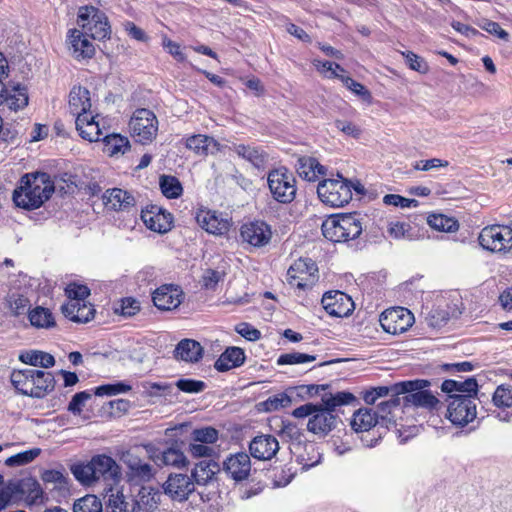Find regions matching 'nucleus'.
Segmentation results:
<instances>
[{
    "mask_svg": "<svg viewBox=\"0 0 512 512\" xmlns=\"http://www.w3.org/2000/svg\"><path fill=\"white\" fill-rule=\"evenodd\" d=\"M66 294L70 299L69 301L85 303L84 300L90 295V290L85 285L70 284L66 288Z\"/></svg>",
    "mask_w": 512,
    "mask_h": 512,
    "instance_id": "64",
    "label": "nucleus"
},
{
    "mask_svg": "<svg viewBox=\"0 0 512 512\" xmlns=\"http://www.w3.org/2000/svg\"><path fill=\"white\" fill-rule=\"evenodd\" d=\"M54 189V182L47 173L25 174L20 180V185L13 192V201L18 207L34 210L51 197Z\"/></svg>",
    "mask_w": 512,
    "mask_h": 512,
    "instance_id": "1",
    "label": "nucleus"
},
{
    "mask_svg": "<svg viewBox=\"0 0 512 512\" xmlns=\"http://www.w3.org/2000/svg\"><path fill=\"white\" fill-rule=\"evenodd\" d=\"M192 435L195 442L212 444L218 440V431L213 427L195 429Z\"/></svg>",
    "mask_w": 512,
    "mask_h": 512,
    "instance_id": "62",
    "label": "nucleus"
},
{
    "mask_svg": "<svg viewBox=\"0 0 512 512\" xmlns=\"http://www.w3.org/2000/svg\"><path fill=\"white\" fill-rule=\"evenodd\" d=\"M223 471L236 482L246 480L251 471L250 455L246 452L230 454L223 461Z\"/></svg>",
    "mask_w": 512,
    "mask_h": 512,
    "instance_id": "18",
    "label": "nucleus"
},
{
    "mask_svg": "<svg viewBox=\"0 0 512 512\" xmlns=\"http://www.w3.org/2000/svg\"><path fill=\"white\" fill-rule=\"evenodd\" d=\"M313 65L317 69L319 73H321L326 78H338L340 79V76L342 74H339L338 72H345L344 68L340 66L337 63H333L330 61H321V60H314Z\"/></svg>",
    "mask_w": 512,
    "mask_h": 512,
    "instance_id": "57",
    "label": "nucleus"
},
{
    "mask_svg": "<svg viewBox=\"0 0 512 512\" xmlns=\"http://www.w3.org/2000/svg\"><path fill=\"white\" fill-rule=\"evenodd\" d=\"M106 512H136L133 499L127 501L124 494L110 487L106 490Z\"/></svg>",
    "mask_w": 512,
    "mask_h": 512,
    "instance_id": "34",
    "label": "nucleus"
},
{
    "mask_svg": "<svg viewBox=\"0 0 512 512\" xmlns=\"http://www.w3.org/2000/svg\"><path fill=\"white\" fill-rule=\"evenodd\" d=\"M240 234L244 242L258 248L269 244L272 238L271 227L264 221H252L244 224Z\"/></svg>",
    "mask_w": 512,
    "mask_h": 512,
    "instance_id": "20",
    "label": "nucleus"
},
{
    "mask_svg": "<svg viewBox=\"0 0 512 512\" xmlns=\"http://www.w3.org/2000/svg\"><path fill=\"white\" fill-rule=\"evenodd\" d=\"M270 193L275 201L290 204L296 197V179L286 167L271 170L267 175Z\"/></svg>",
    "mask_w": 512,
    "mask_h": 512,
    "instance_id": "4",
    "label": "nucleus"
},
{
    "mask_svg": "<svg viewBox=\"0 0 512 512\" xmlns=\"http://www.w3.org/2000/svg\"><path fill=\"white\" fill-rule=\"evenodd\" d=\"M195 218L202 229L213 235H224L231 226L230 219L216 211L199 210Z\"/></svg>",
    "mask_w": 512,
    "mask_h": 512,
    "instance_id": "21",
    "label": "nucleus"
},
{
    "mask_svg": "<svg viewBox=\"0 0 512 512\" xmlns=\"http://www.w3.org/2000/svg\"><path fill=\"white\" fill-rule=\"evenodd\" d=\"M141 219L145 226L154 232L166 233L172 228L173 217L171 213L157 205H150L142 209Z\"/></svg>",
    "mask_w": 512,
    "mask_h": 512,
    "instance_id": "16",
    "label": "nucleus"
},
{
    "mask_svg": "<svg viewBox=\"0 0 512 512\" xmlns=\"http://www.w3.org/2000/svg\"><path fill=\"white\" fill-rule=\"evenodd\" d=\"M122 460L127 466V479L131 484L139 485L149 482L156 474L155 468L150 463L143 461L132 452L124 453Z\"/></svg>",
    "mask_w": 512,
    "mask_h": 512,
    "instance_id": "12",
    "label": "nucleus"
},
{
    "mask_svg": "<svg viewBox=\"0 0 512 512\" xmlns=\"http://www.w3.org/2000/svg\"><path fill=\"white\" fill-rule=\"evenodd\" d=\"M317 272L318 267L312 259L299 258L289 267L287 281L298 289H310L318 281Z\"/></svg>",
    "mask_w": 512,
    "mask_h": 512,
    "instance_id": "9",
    "label": "nucleus"
},
{
    "mask_svg": "<svg viewBox=\"0 0 512 512\" xmlns=\"http://www.w3.org/2000/svg\"><path fill=\"white\" fill-rule=\"evenodd\" d=\"M296 449H303L306 453V455L303 453H298L296 455V461L302 465V469L307 470L316 466L320 462V454L313 444H306L304 446L297 445Z\"/></svg>",
    "mask_w": 512,
    "mask_h": 512,
    "instance_id": "47",
    "label": "nucleus"
},
{
    "mask_svg": "<svg viewBox=\"0 0 512 512\" xmlns=\"http://www.w3.org/2000/svg\"><path fill=\"white\" fill-rule=\"evenodd\" d=\"M380 324L387 333L397 335L406 332L414 323V315L406 308L395 307L380 315Z\"/></svg>",
    "mask_w": 512,
    "mask_h": 512,
    "instance_id": "11",
    "label": "nucleus"
},
{
    "mask_svg": "<svg viewBox=\"0 0 512 512\" xmlns=\"http://www.w3.org/2000/svg\"><path fill=\"white\" fill-rule=\"evenodd\" d=\"M155 462L158 465L184 467L187 464V459L182 451L176 448H168L160 455L155 457Z\"/></svg>",
    "mask_w": 512,
    "mask_h": 512,
    "instance_id": "42",
    "label": "nucleus"
},
{
    "mask_svg": "<svg viewBox=\"0 0 512 512\" xmlns=\"http://www.w3.org/2000/svg\"><path fill=\"white\" fill-rule=\"evenodd\" d=\"M131 135L137 142H151L157 135L158 121L155 114L145 108L137 109L129 122Z\"/></svg>",
    "mask_w": 512,
    "mask_h": 512,
    "instance_id": "7",
    "label": "nucleus"
},
{
    "mask_svg": "<svg viewBox=\"0 0 512 512\" xmlns=\"http://www.w3.org/2000/svg\"><path fill=\"white\" fill-rule=\"evenodd\" d=\"M160 188L162 193L171 199L178 198L183 191L180 181L176 177L169 175H162L160 177Z\"/></svg>",
    "mask_w": 512,
    "mask_h": 512,
    "instance_id": "50",
    "label": "nucleus"
},
{
    "mask_svg": "<svg viewBox=\"0 0 512 512\" xmlns=\"http://www.w3.org/2000/svg\"><path fill=\"white\" fill-rule=\"evenodd\" d=\"M479 27L489 34L498 37L506 42L509 41V33L501 28V26L494 21L484 19L479 23Z\"/></svg>",
    "mask_w": 512,
    "mask_h": 512,
    "instance_id": "63",
    "label": "nucleus"
},
{
    "mask_svg": "<svg viewBox=\"0 0 512 512\" xmlns=\"http://www.w3.org/2000/svg\"><path fill=\"white\" fill-rule=\"evenodd\" d=\"M493 404L498 408L512 407V385L501 384L493 393Z\"/></svg>",
    "mask_w": 512,
    "mask_h": 512,
    "instance_id": "53",
    "label": "nucleus"
},
{
    "mask_svg": "<svg viewBox=\"0 0 512 512\" xmlns=\"http://www.w3.org/2000/svg\"><path fill=\"white\" fill-rule=\"evenodd\" d=\"M20 500L25 498L30 504H36L42 499L43 491L40 484L32 478L18 480Z\"/></svg>",
    "mask_w": 512,
    "mask_h": 512,
    "instance_id": "40",
    "label": "nucleus"
},
{
    "mask_svg": "<svg viewBox=\"0 0 512 512\" xmlns=\"http://www.w3.org/2000/svg\"><path fill=\"white\" fill-rule=\"evenodd\" d=\"M7 303L13 315L19 316L24 314L30 308L29 299L18 293H11L7 296Z\"/></svg>",
    "mask_w": 512,
    "mask_h": 512,
    "instance_id": "55",
    "label": "nucleus"
},
{
    "mask_svg": "<svg viewBox=\"0 0 512 512\" xmlns=\"http://www.w3.org/2000/svg\"><path fill=\"white\" fill-rule=\"evenodd\" d=\"M67 41L69 52L76 60L90 59L94 56V45L81 30H69Z\"/></svg>",
    "mask_w": 512,
    "mask_h": 512,
    "instance_id": "23",
    "label": "nucleus"
},
{
    "mask_svg": "<svg viewBox=\"0 0 512 512\" xmlns=\"http://www.w3.org/2000/svg\"><path fill=\"white\" fill-rule=\"evenodd\" d=\"M402 55L405 57L406 64L409 66L410 69L422 74L428 72L429 66L422 57L418 56L417 54L411 51L402 52Z\"/></svg>",
    "mask_w": 512,
    "mask_h": 512,
    "instance_id": "61",
    "label": "nucleus"
},
{
    "mask_svg": "<svg viewBox=\"0 0 512 512\" xmlns=\"http://www.w3.org/2000/svg\"><path fill=\"white\" fill-rule=\"evenodd\" d=\"M19 360L25 364L42 368H50L55 364V359L51 354L37 350L22 352L19 355Z\"/></svg>",
    "mask_w": 512,
    "mask_h": 512,
    "instance_id": "41",
    "label": "nucleus"
},
{
    "mask_svg": "<svg viewBox=\"0 0 512 512\" xmlns=\"http://www.w3.org/2000/svg\"><path fill=\"white\" fill-rule=\"evenodd\" d=\"M245 361L244 351L239 347L227 348L215 362V368L220 372L241 366Z\"/></svg>",
    "mask_w": 512,
    "mask_h": 512,
    "instance_id": "33",
    "label": "nucleus"
},
{
    "mask_svg": "<svg viewBox=\"0 0 512 512\" xmlns=\"http://www.w3.org/2000/svg\"><path fill=\"white\" fill-rule=\"evenodd\" d=\"M447 418L457 426H465L476 417V404L470 395L453 394L448 396Z\"/></svg>",
    "mask_w": 512,
    "mask_h": 512,
    "instance_id": "8",
    "label": "nucleus"
},
{
    "mask_svg": "<svg viewBox=\"0 0 512 512\" xmlns=\"http://www.w3.org/2000/svg\"><path fill=\"white\" fill-rule=\"evenodd\" d=\"M356 401V397L347 391H340L336 394H326L322 397L323 405L331 412L342 405H349Z\"/></svg>",
    "mask_w": 512,
    "mask_h": 512,
    "instance_id": "48",
    "label": "nucleus"
},
{
    "mask_svg": "<svg viewBox=\"0 0 512 512\" xmlns=\"http://www.w3.org/2000/svg\"><path fill=\"white\" fill-rule=\"evenodd\" d=\"M480 245L491 252H507L512 248V228L506 225H492L482 229Z\"/></svg>",
    "mask_w": 512,
    "mask_h": 512,
    "instance_id": "10",
    "label": "nucleus"
},
{
    "mask_svg": "<svg viewBox=\"0 0 512 512\" xmlns=\"http://www.w3.org/2000/svg\"><path fill=\"white\" fill-rule=\"evenodd\" d=\"M74 477L83 485H91L96 482L95 470L91 465V460L87 463L75 464L71 467Z\"/></svg>",
    "mask_w": 512,
    "mask_h": 512,
    "instance_id": "49",
    "label": "nucleus"
},
{
    "mask_svg": "<svg viewBox=\"0 0 512 512\" xmlns=\"http://www.w3.org/2000/svg\"><path fill=\"white\" fill-rule=\"evenodd\" d=\"M164 493L174 501H185L194 491L191 477L182 473H171L163 484Z\"/></svg>",
    "mask_w": 512,
    "mask_h": 512,
    "instance_id": "15",
    "label": "nucleus"
},
{
    "mask_svg": "<svg viewBox=\"0 0 512 512\" xmlns=\"http://www.w3.org/2000/svg\"><path fill=\"white\" fill-rule=\"evenodd\" d=\"M162 493L159 489L142 486L133 499L136 512H154L161 502Z\"/></svg>",
    "mask_w": 512,
    "mask_h": 512,
    "instance_id": "26",
    "label": "nucleus"
},
{
    "mask_svg": "<svg viewBox=\"0 0 512 512\" xmlns=\"http://www.w3.org/2000/svg\"><path fill=\"white\" fill-rule=\"evenodd\" d=\"M220 471V466L214 460H202L192 470L194 484L206 485Z\"/></svg>",
    "mask_w": 512,
    "mask_h": 512,
    "instance_id": "35",
    "label": "nucleus"
},
{
    "mask_svg": "<svg viewBox=\"0 0 512 512\" xmlns=\"http://www.w3.org/2000/svg\"><path fill=\"white\" fill-rule=\"evenodd\" d=\"M429 226L441 232H455L459 228L457 220L443 214H431L427 218Z\"/></svg>",
    "mask_w": 512,
    "mask_h": 512,
    "instance_id": "46",
    "label": "nucleus"
},
{
    "mask_svg": "<svg viewBox=\"0 0 512 512\" xmlns=\"http://www.w3.org/2000/svg\"><path fill=\"white\" fill-rule=\"evenodd\" d=\"M185 146L201 157L214 155L220 151L219 142L213 137L203 134H196L186 138Z\"/></svg>",
    "mask_w": 512,
    "mask_h": 512,
    "instance_id": "25",
    "label": "nucleus"
},
{
    "mask_svg": "<svg viewBox=\"0 0 512 512\" xmlns=\"http://www.w3.org/2000/svg\"><path fill=\"white\" fill-rule=\"evenodd\" d=\"M75 125L79 135L90 142L99 141L103 136L99 122L95 120L94 116L78 115Z\"/></svg>",
    "mask_w": 512,
    "mask_h": 512,
    "instance_id": "30",
    "label": "nucleus"
},
{
    "mask_svg": "<svg viewBox=\"0 0 512 512\" xmlns=\"http://www.w3.org/2000/svg\"><path fill=\"white\" fill-rule=\"evenodd\" d=\"M400 405V399L398 396H392L390 400L382 401L377 406V411H374L378 416V422H382L385 425L392 423L393 419L390 417L392 410Z\"/></svg>",
    "mask_w": 512,
    "mask_h": 512,
    "instance_id": "52",
    "label": "nucleus"
},
{
    "mask_svg": "<svg viewBox=\"0 0 512 512\" xmlns=\"http://www.w3.org/2000/svg\"><path fill=\"white\" fill-rule=\"evenodd\" d=\"M103 140L110 155L125 153V151L129 148L128 139L120 135H105Z\"/></svg>",
    "mask_w": 512,
    "mask_h": 512,
    "instance_id": "56",
    "label": "nucleus"
},
{
    "mask_svg": "<svg viewBox=\"0 0 512 512\" xmlns=\"http://www.w3.org/2000/svg\"><path fill=\"white\" fill-rule=\"evenodd\" d=\"M35 370L27 368L23 370H14L10 375V381L13 387L22 395L30 397V390L32 388L33 375Z\"/></svg>",
    "mask_w": 512,
    "mask_h": 512,
    "instance_id": "39",
    "label": "nucleus"
},
{
    "mask_svg": "<svg viewBox=\"0 0 512 512\" xmlns=\"http://www.w3.org/2000/svg\"><path fill=\"white\" fill-rule=\"evenodd\" d=\"M106 208L114 211H129L135 205V198L120 188L107 190L103 195Z\"/></svg>",
    "mask_w": 512,
    "mask_h": 512,
    "instance_id": "27",
    "label": "nucleus"
},
{
    "mask_svg": "<svg viewBox=\"0 0 512 512\" xmlns=\"http://www.w3.org/2000/svg\"><path fill=\"white\" fill-rule=\"evenodd\" d=\"M91 465L96 472V482L103 480L106 484L105 490L120 482L121 470L112 457L105 454L93 456L91 458Z\"/></svg>",
    "mask_w": 512,
    "mask_h": 512,
    "instance_id": "14",
    "label": "nucleus"
},
{
    "mask_svg": "<svg viewBox=\"0 0 512 512\" xmlns=\"http://www.w3.org/2000/svg\"><path fill=\"white\" fill-rule=\"evenodd\" d=\"M183 296L179 286L165 284L153 292L152 300L159 310L168 311L176 309L182 303Z\"/></svg>",
    "mask_w": 512,
    "mask_h": 512,
    "instance_id": "22",
    "label": "nucleus"
},
{
    "mask_svg": "<svg viewBox=\"0 0 512 512\" xmlns=\"http://www.w3.org/2000/svg\"><path fill=\"white\" fill-rule=\"evenodd\" d=\"M391 394L392 396H399L400 394L394 391V385L392 386H378L372 387L369 390H366L363 394L364 401L372 405L376 402L378 398L384 397Z\"/></svg>",
    "mask_w": 512,
    "mask_h": 512,
    "instance_id": "59",
    "label": "nucleus"
},
{
    "mask_svg": "<svg viewBox=\"0 0 512 512\" xmlns=\"http://www.w3.org/2000/svg\"><path fill=\"white\" fill-rule=\"evenodd\" d=\"M29 97L25 86L20 84H3L0 90V112H17L28 105Z\"/></svg>",
    "mask_w": 512,
    "mask_h": 512,
    "instance_id": "13",
    "label": "nucleus"
},
{
    "mask_svg": "<svg viewBox=\"0 0 512 512\" xmlns=\"http://www.w3.org/2000/svg\"><path fill=\"white\" fill-rule=\"evenodd\" d=\"M74 512H103V505L97 496L86 495L74 503Z\"/></svg>",
    "mask_w": 512,
    "mask_h": 512,
    "instance_id": "54",
    "label": "nucleus"
},
{
    "mask_svg": "<svg viewBox=\"0 0 512 512\" xmlns=\"http://www.w3.org/2000/svg\"><path fill=\"white\" fill-rule=\"evenodd\" d=\"M279 442L271 434H260L255 436L249 443L250 455L260 461L273 459L279 451Z\"/></svg>",
    "mask_w": 512,
    "mask_h": 512,
    "instance_id": "19",
    "label": "nucleus"
},
{
    "mask_svg": "<svg viewBox=\"0 0 512 512\" xmlns=\"http://www.w3.org/2000/svg\"><path fill=\"white\" fill-rule=\"evenodd\" d=\"M337 417L323 405H319L307 424L308 431L314 434H328L335 428Z\"/></svg>",
    "mask_w": 512,
    "mask_h": 512,
    "instance_id": "24",
    "label": "nucleus"
},
{
    "mask_svg": "<svg viewBox=\"0 0 512 512\" xmlns=\"http://www.w3.org/2000/svg\"><path fill=\"white\" fill-rule=\"evenodd\" d=\"M323 236L334 243L356 239L362 233V224L357 214H341L327 218L321 226Z\"/></svg>",
    "mask_w": 512,
    "mask_h": 512,
    "instance_id": "2",
    "label": "nucleus"
},
{
    "mask_svg": "<svg viewBox=\"0 0 512 512\" xmlns=\"http://www.w3.org/2000/svg\"><path fill=\"white\" fill-rule=\"evenodd\" d=\"M441 390L449 395H453L454 392L466 393L471 398L477 394L478 384L475 378L470 377L464 381L457 380H445L441 385Z\"/></svg>",
    "mask_w": 512,
    "mask_h": 512,
    "instance_id": "37",
    "label": "nucleus"
},
{
    "mask_svg": "<svg viewBox=\"0 0 512 512\" xmlns=\"http://www.w3.org/2000/svg\"><path fill=\"white\" fill-rule=\"evenodd\" d=\"M430 385L428 380L416 379L398 382L394 384V391L398 394H406L403 397L406 407H416L432 411L437 408L439 400L426 387Z\"/></svg>",
    "mask_w": 512,
    "mask_h": 512,
    "instance_id": "3",
    "label": "nucleus"
},
{
    "mask_svg": "<svg viewBox=\"0 0 512 512\" xmlns=\"http://www.w3.org/2000/svg\"><path fill=\"white\" fill-rule=\"evenodd\" d=\"M233 151L243 159L249 161L256 168H261L267 161V155L258 147L238 144L234 145Z\"/></svg>",
    "mask_w": 512,
    "mask_h": 512,
    "instance_id": "38",
    "label": "nucleus"
},
{
    "mask_svg": "<svg viewBox=\"0 0 512 512\" xmlns=\"http://www.w3.org/2000/svg\"><path fill=\"white\" fill-rule=\"evenodd\" d=\"M55 383V378L51 372L35 370L32 388L30 390V397L38 399L44 398L54 390Z\"/></svg>",
    "mask_w": 512,
    "mask_h": 512,
    "instance_id": "31",
    "label": "nucleus"
},
{
    "mask_svg": "<svg viewBox=\"0 0 512 512\" xmlns=\"http://www.w3.org/2000/svg\"><path fill=\"white\" fill-rule=\"evenodd\" d=\"M319 199L331 207H343L352 199L351 181L338 174L337 178L324 179L318 184Z\"/></svg>",
    "mask_w": 512,
    "mask_h": 512,
    "instance_id": "5",
    "label": "nucleus"
},
{
    "mask_svg": "<svg viewBox=\"0 0 512 512\" xmlns=\"http://www.w3.org/2000/svg\"><path fill=\"white\" fill-rule=\"evenodd\" d=\"M296 170L302 179L310 182H314L319 176L326 174V168L316 158L309 156L298 158Z\"/></svg>",
    "mask_w": 512,
    "mask_h": 512,
    "instance_id": "28",
    "label": "nucleus"
},
{
    "mask_svg": "<svg viewBox=\"0 0 512 512\" xmlns=\"http://www.w3.org/2000/svg\"><path fill=\"white\" fill-rule=\"evenodd\" d=\"M321 302L325 311L335 317L348 316L354 309L351 297L341 291L326 292Z\"/></svg>",
    "mask_w": 512,
    "mask_h": 512,
    "instance_id": "17",
    "label": "nucleus"
},
{
    "mask_svg": "<svg viewBox=\"0 0 512 512\" xmlns=\"http://www.w3.org/2000/svg\"><path fill=\"white\" fill-rule=\"evenodd\" d=\"M41 454L40 448H32L8 457L5 465L8 467H18L31 463Z\"/></svg>",
    "mask_w": 512,
    "mask_h": 512,
    "instance_id": "51",
    "label": "nucleus"
},
{
    "mask_svg": "<svg viewBox=\"0 0 512 512\" xmlns=\"http://www.w3.org/2000/svg\"><path fill=\"white\" fill-rule=\"evenodd\" d=\"M340 80L345 85V87L351 90L353 93L360 96L365 101H370L371 93L364 85L345 75L340 76Z\"/></svg>",
    "mask_w": 512,
    "mask_h": 512,
    "instance_id": "60",
    "label": "nucleus"
},
{
    "mask_svg": "<svg viewBox=\"0 0 512 512\" xmlns=\"http://www.w3.org/2000/svg\"><path fill=\"white\" fill-rule=\"evenodd\" d=\"M77 24L84 33L95 40H104L110 37L111 29L104 12L93 6L80 7Z\"/></svg>",
    "mask_w": 512,
    "mask_h": 512,
    "instance_id": "6",
    "label": "nucleus"
},
{
    "mask_svg": "<svg viewBox=\"0 0 512 512\" xmlns=\"http://www.w3.org/2000/svg\"><path fill=\"white\" fill-rule=\"evenodd\" d=\"M174 355L176 359L195 363L202 358L203 347L196 340L183 339L177 344Z\"/></svg>",
    "mask_w": 512,
    "mask_h": 512,
    "instance_id": "32",
    "label": "nucleus"
},
{
    "mask_svg": "<svg viewBox=\"0 0 512 512\" xmlns=\"http://www.w3.org/2000/svg\"><path fill=\"white\" fill-rule=\"evenodd\" d=\"M378 423V416L371 408H360L353 414L351 427L355 432H366Z\"/></svg>",
    "mask_w": 512,
    "mask_h": 512,
    "instance_id": "36",
    "label": "nucleus"
},
{
    "mask_svg": "<svg viewBox=\"0 0 512 512\" xmlns=\"http://www.w3.org/2000/svg\"><path fill=\"white\" fill-rule=\"evenodd\" d=\"M316 360L315 355H309L300 352H291L281 354L277 359L278 365H295L312 362Z\"/></svg>",
    "mask_w": 512,
    "mask_h": 512,
    "instance_id": "58",
    "label": "nucleus"
},
{
    "mask_svg": "<svg viewBox=\"0 0 512 512\" xmlns=\"http://www.w3.org/2000/svg\"><path fill=\"white\" fill-rule=\"evenodd\" d=\"M18 480H10L0 488V511L20 500Z\"/></svg>",
    "mask_w": 512,
    "mask_h": 512,
    "instance_id": "45",
    "label": "nucleus"
},
{
    "mask_svg": "<svg viewBox=\"0 0 512 512\" xmlns=\"http://www.w3.org/2000/svg\"><path fill=\"white\" fill-rule=\"evenodd\" d=\"M227 263L222 262L215 269H205L202 275V284L206 289L214 290L219 282L227 275Z\"/></svg>",
    "mask_w": 512,
    "mask_h": 512,
    "instance_id": "43",
    "label": "nucleus"
},
{
    "mask_svg": "<svg viewBox=\"0 0 512 512\" xmlns=\"http://www.w3.org/2000/svg\"><path fill=\"white\" fill-rule=\"evenodd\" d=\"M91 108L90 92L88 89L78 86L73 87L69 94V109L72 115H87Z\"/></svg>",
    "mask_w": 512,
    "mask_h": 512,
    "instance_id": "29",
    "label": "nucleus"
},
{
    "mask_svg": "<svg viewBox=\"0 0 512 512\" xmlns=\"http://www.w3.org/2000/svg\"><path fill=\"white\" fill-rule=\"evenodd\" d=\"M29 321L37 328H51L55 326V320L49 309L38 306L29 312Z\"/></svg>",
    "mask_w": 512,
    "mask_h": 512,
    "instance_id": "44",
    "label": "nucleus"
}]
</instances>
